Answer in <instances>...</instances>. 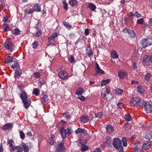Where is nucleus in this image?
Returning <instances> with one entry per match:
<instances>
[{"instance_id":"603ef678","label":"nucleus","mask_w":152,"mask_h":152,"mask_svg":"<svg viewBox=\"0 0 152 152\" xmlns=\"http://www.w3.org/2000/svg\"><path fill=\"white\" fill-rule=\"evenodd\" d=\"M95 116L97 118H100L103 116V115L102 112H98L97 113L95 114Z\"/></svg>"},{"instance_id":"2eb2a0df","label":"nucleus","mask_w":152,"mask_h":152,"mask_svg":"<svg viewBox=\"0 0 152 152\" xmlns=\"http://www.w3.org/2000/svg\"><path fill=\"white\" fill-rule=\"evenodd\" d=\"M118 73V77L121 79L124 78L127 76V73L123 71H120Z\"/></svg>"},{"instance_id":"2f4dec72","label":"nucleus","mask_w":152,"mask_h":152,"mask_svg":"<svg viewBox=\"0 0 152 152\" xmlns=\"http://www.w3.org/2000/svg\"><path fill=\"white\" fill-rule=\"evenodd\" d=\"M69 4L72 6L74 7L77 4V2L76 0H71L69 2Z\"/></svg>"},{"instance_id":"864d4df0","label":"nucleus","mask_w":152,"mask_h":152,"mask_svg":"<svg viewBox=\"0 0 152 152\" xmlns=\"http://www.w3.org/2000/svg\"><path fill=\"white\" fill-rule=\"evenodd\" d=\"M69 60L72 63H73L75 61V58L73 56L71 55L70 56V57L68 58Z\"/></svg>"},{"instance_id":"dca6fc26","label":"nucleus","mask_w":152,"mask_h":152,"mask_svg":"<svg viewBox=\"0 0 152 152\" xmlns=\"http://www.w3.org/2000/svg\"><path fill=\"white\" fill-rule=\"evenodd\" d=\"M106 131L107 132L111 133L114 131V128L111 125L109 124L107 125L106 127Z\"/></svg>"},{"instance_id":"49530a36","label":"nucleus","mask_w":152,"mask_h":152,"mask_svg":"<svg viewBox=\"0 0 152 152\" xmlns=\"http://www.w3.org/2000/svg\"><path fill=\"white\" fill-rule=\"evenodd\" d=\"M3 21L4 22V23H9L10 22V20L9 19V18L5 17L3 18Z\"/></svg>"},{"instance_id":"052dcab7","label":"nucleus","mask_w":152,"mask_h":152,"mask_svg":"<svg viewBox=\"0 0 152 152\" xmlns=\"http://www.w3.org/2000/svg\"><path fill=\"white\" fill-rule=\"evenodd\" d=\"M117 105L120 109H121L123 107V104L122 103H120L117 104Z\"/></svg>"},{"instance_id":"a18cd8bd","label":"nucleus","mask_w":152,"mask_h":152,"mask_svg":"<svg viewBox=\"0 0 152 152\" xmlns=\"http://www.w3.org/2000/svg\"><path fill=\"white\" fill-rule=\"evenodd\" d=\"M42 35V33L41 31L40 30L39 31L36 32L34 34V36L36 37H39L40 36Z\"/></svg>"},{"instance_id":"9b49d317","label":"nucleus","mask_w":152,"mask_h":152,"mask_svg":"<svg viewBox=\"0 0 152 152\" xmlns=\"http://www.w3.org/2000/svg\"><path fill=\"white\" fill-rule=\"evenodd\" d=\"M143 60L142 61L143 63L144 66H147L148 65L150 62H151L149 56H145L143 58Z\"/></svg>"},{"instance_id":"680f3d73","label":"nucleus","mask_w":152,"mask_h":152,"mask_svg":"<svg viewBox=\"0 0 152 152\" xmlns=\"http://www.w3.org/2000/svg\"><path fill=\"white\" fill-rule=\"evenodd\" d=\"M128 16L129 18H132L133 16H134V14H133L132 12H129L128 14Z\"/></svg>"},{"instance_id":"338daca9","label":"nucleus","mask_w":152,"mask_h":152,"mask_svg":"<svg viewBox=\"0 0 152 152\" xmlns=\"http://www.w3.org/2000/svg\"><path fill=\"white\" fill-rule=\"evenodd\" d=\"M130 30V29H129L125 28L123 30V31L125 33H129V31Z\"/></svg>"},{"instance_id":"9d476101","label":"nucleus","mask_w":152,"mask_h":152,"mask_svg":"<svg viewBox=\"0 0 152 152\" xmlns=\"http://www.w3.org/2000/svg\"><path fill=\"white\" fill-rule=\"evenodd\" d=\"M95 69L96 72L98 74L102 75L104 74V72L101 69L97 63H96L95 65Z\"/></svg>"},{"instance_id":"8fccbe9b","label":"nucleus","mask_w":152,"mask_h":152,"mask_svg":"<svg viewBox=\"0 0 152 152\" xmlns=\"http://www.w3.org/2000/svg\"><path fill=\"white\" fill-rule=\"evenodd\" d=\"M80 149V150L82 152H84L88 149V146H84V145Z\"/></svg>"},{"instance_id":"f3484780","label":"nucleus","mask_w":152,"mask_h":152,"mask_svg":"<svg viewBox=\"0 0 152 152\" xmlns=\"http://www.w3.org/2000/svg\"><path fill=\"white\" fill-rule=\"evenodd\" d=\"M12 125L11 123L7 124L2 127V129L3 130H8L12 127Z\"/></svg>"},{"instance_id":"4d7b16f0","label":"nucleus","mask_w":152,"mask_h":152,"mask_svg":"<svg viewBox=\"0 0 152 152\" xmlns=\"http://www.w3.org/2000/svg\"><path fill=\"white\" fill-rule=\"evenodd\" d=\"M34 77L36 78H39L40 77V74L38 72H35L34 74Z\"/></svg>"},{"instance_id":"0e129e2a","label":"nucleus","mask_w":152,"mask_h":152,"mask_svg":"<svg viewBox=\"0 0 152 152\" xmlns=\"http://www.w3.org/2000/svg\"><path fill=\"white\" fill-rule=\"evenodd\" d=\"M134 15V16H137V18L140 17L141 16L140 15L137 11L135 12Z\"/></svg>"},{"instance_id":"a878e982","label":"nucleus","mask_w":152,"mask_h":152,"mask_svg":"<svg viewBox=\"0 0 152 152\" xmlns=\"http://www.w3.org/2000/svg\"><path fill=\"white\" fill-rule=\"evenodd\" d=\"M15 77L17 76H21L22 73V71L20 68L17 69H15Z\"/></svg>"},{"instance_id":"a19ab883","label":"nucleus","mask_w":152,"mask_h":152,"mask_svg":"<svg viewBox=\"0 0 152 152\" xmlns=\"http://www.w3.org/2000/svg\"><path fill=\"white\" fill-rule=\"evenodd\" d=\"M49 144L50 145H53L54 143V140L52 137H51L48 140Z\"/></svg>"},{"instance_id":"412c9836","label":"nucleus","mask_w":152,"mask_h":152,"mask_svg":"<svg viewBox=\"0 0 152 152\" xmlns=\"http://www.w3.org/2000/svg\"><path fill=\"white\" fill-rule=\"evenodd\" d=\"M80 120L82 122L86 123L88 122L89 118L88 116L83 115L81 117Z\"/></svg>"},{"instance_id":"4c0bfd02","label":"nucleus","mask_w":152,"mask_h":152,"mask_svg":"<svg viewBox=\"0 0 152 152\" xmlns=\"http://www.w3.org/2000/svg\"><path fill=\"white\" fill-rule=\"evenodd\" d=\"M40 97L42 99H43L45 102L47 101L48 96L44 94H41L40 96Z\"/></svg>"},{"instance_id":"f704fd0d","label":"nucleus","mask_w":152,"mask_h":152,"mask_svg":"<svg viewBox=\"0 0 152 152\" xmlns=\"http://www.w3.org/2000/svg\"><path fill=\"white\" fill-rule=\"evenodd\" d=\"M88 7L92 11L94 10L96 8V6L92 3L88 4Z\"/></svg>"},{"instance_id":"58836bf2","label":"nucleus","mask_w":152,"mask_h":152,"mask_svg":"<svg viewBox=\"0 0 152 152\" xmlns=\"http://www.w3.org/2000/svg\"><path fill=\"white\" fill-rule=\"evenodd\" d=\"M84 132V129L78 128L75 131V132L76 134H80L83 133Z\"/></svg>"},{"instance_id":"a211bd4d","label":"nucleus","mask_w":152,"mask_h":152,"mask_svg":"<svg viewBox=\"0 0 152 152\" xmlns=\"http://www.w3.org/2000/svg\"><path fill=\"white\" fill-rule=\"evenodd\" d=\"M34 10L39 12L41 11L40 5L37 3L35 4L34 6Z\"/></svg>"},{"instance_id":"39448f33","label":"nucleus","mask_w":152,"mask_h":152,"mask_svg":"<svg viewBox=\"0 0 152 152\" xmlns=\"http://www.w3.org/2000/svg\"><path fill=\"white\" fill-rule=\"evenodd\" d=\"M59 131L61 134V136L63 138H65L66 137V135L68 134L70 135L71 132L70 130L68 128L64 129L63 127H61L59 129Z\"/></svg>"},{"instance_id":"ea45409f","label":"nucleus","mask_w":152,"mask_h":152,"mask_svg":"<svg viewBox=\"0 0 152 152\" xmlns=\"http://www.w3.org/2000/svg\"><path fill=\"white\" fill-rule=\"evenodd\" d=\"M145 138L150 139L152 138V132H150L147 133L145 136Z\"/></svg>"},{"instance_id":"4468645a","label":"nucleus","mask_w":152,"mask_h":152,"mask_svg":"<svg viewBox=\"0 0 152 152\" xmlns=\"http://www.w3.org/2000/svg\"><path fill=\"white\" fill-rule=\"evenodd\" d=\"M151 141H149L146 143H144L142 146V149L145 150L148 149L150 146L151 145Z\"/></svg>"},{"instance_id":"b1692460","label":"nucleus","mask_w":152,"mask_h":152,"mask_svg":"<svg viewBox=\"0 0 152 152\" xmlns=\"http://www.w3.org/2000/svg\"><path fill=\"white\" fill-rule=\"evenodd\" d=\"M13 34L15 35H18L20 34L21 31L18 28H15L12 30Z\"/></svg>"},{"instance_id":"6e6552de","label":"nucleus","mask_w":152,"mask_h":152,"mask_svg":"<svg viewBox=\"0 0 152 152\" xmlns=\"http://www.w3.org/2000/svg\"><path fill=\"white\" fill-rule=\"evenodd\" d=\"M144 108L147 113H150L152 112V103L149 102H144L143 103Z\"/></svg>"},{"instance_id":"7ed1b4c3","label":"nucleus","mask_w":152,"mask_h":152,"mask_svg":"<svg viewBox=\"0 0 152 152\" xmlns=\"http://www.w3.org/2000/svg\"><path fill=\"white\" fill-rule=\"evenodd\" d=\"M114 147L119 152L123 151V147L122 145V141L118 138H114L113 143Z\"/></svg>"},{"instance_id":"20e7f679","label":"nucleus","mask_w":152,"mask_h":152,"mask_svg":"<svg viewBox=\"0 0 152 152\" xmlns=\"http://www.w3.org/2000/svg\"><path fill=\"white\" fill-rule=\"evenodd\" d=\"M4 47L7 50H9L12 52L15 49V46L13 44V43L9 39H7L5 42Z\"/></svg>"},{"instance_id":"4be33fe9","label":"nucleus","mask_w":152,"mask_h":152,"mask_svg":"<svg viewBox=\"0 0 152 152\" xmlns=\"http://www.w3.org/2000/svg\"><path fill=\"white\" fill-rule=\"evenodd\" d=\"M13 57L8 56L5 59L4 61L5 63L9 64L13 61Z\"/></svg>"},{"instance_id":"72a5a7b5","label":"nucleus","mask_w":152,"mask_h":152,"mask_svg":"<svg viewBox=\"0 0 152 152\" xmlns=\"http://www.w3.org/2000/svg\"><path fill=\"white\" fill-rule=\"evenodd\" d=\"M130 105L133 107H137V103H136V102L134 100L133 98L130 101Z\"/></svg>"},{"instance_id":"7c9ffc66","label":"nucleus","mask_w":152,"mask_h":152,"mask_svg":"<svg viewBox=\"0 0 152 152\" xmlns=\"http://www.w3.org/2000/svg\"><path fill=\"white\" fill-rule=\"evenodd\" d=\"M63 24L64 26L69 30L71 29L72 26L69 23L67 22H64L63 23Z\"/></svg>"},{"instance_id":"3c124183","label":"nucleus","mask_w":152,"mask_h":152,"mask_svg":"<svg viewBox=\"0 0 152 152\" xmlns=\"http://www.w3.org/2000/svg\"><path fill=\"white\" fill-rule=\"evenodd\" d=\"M16 150L17 151V152H22L23 151V148L21 146H16Z\"/></svg>"},{"instance_id":"393cba45","label":"nucleus","mask_w":152,"mask_h":152,"mask_svg":"<svg viewBox=\"0 0 152 152\" xmlns=\"http://www.w3.org/2000/svg\"><path fill=\"white\" fill-rule=\"evenodd\" d=\"M83 92V89L82 88L80 87L77 89L75 92V94L78 95H81Z\"/></svg>"},{"instance_id":"bb28decb","label":"nucleus","mask_w":152,"mask_h":152,"mask_svg":"<svg viewBox=\"0 0 152 152\" xmlns=\"http://www.w3.org/2000/svg\"><path fill=\"white\" fill-rule=\"evenodd\" d=\"M111 55L112 57L114 59L117 58H118V56L117 53L116 51L115 50H113L111 51Z\"/></svg>"},{"instance_id":"6ab92c4d","label":"nucleus","mask_w":152,"mask_h":152,"mask_svg":"<svg viewBox=\"0 0 152 152\" xmlns=\"http://www.w3.org/2000/svg\"><path fill=\"white\" fill-rule=\"evenodd\" d=\"M141 147V145L139 144H135V146L134 148V152H140Z\"/></svg>"},{"instance_id":"c9c22d12","label":"nucleus","mask_w":152,"mask_h":152,"mask_svg":"<svg viewBox=\"0 0 152 152\" xmlns=\"http://www.w3.org/2000/svg\"><path fill=\"white\" fill-rule=\"evenodd\" d=\"M18 88L21 92H24L25 91L24 90L25 87L23 85H18Z\"/></svg>"},{"instance_id":"774afa93","label":"nucleus","mask_w":152,"mask_h":152,"mask_svg":"<svg viewBox=\"0 0 152 152\" xmlns=\"http://www.w3.org/2000/svg\"><path fill=\"white\" fill-rule=\"evenodd\" d=\"M78 99H80V100L82 101H84L85 99V98L83 96H79L78 97Z\"/></svg>"},{"instance_id":"e433bc0d","label":"nucleus","mask_w":152,"mask_h":152,"mask_svg":"<svg viewBox=\"0 0 152 152\" xmlns=\"http://www.w3.org/2000/svg\"><path fill=\"white\" fill-rule=\"evenodd\" d=\"M125 120L127 121H130L132 120V117L129 114H127L125 115Z\"/></svg>"},{"instance_id":"c03bdc74","label":"nucleus","mask_w":152,"mask_h":152,"mask_svg":"<svg viewBox=\"0 0 152 152\" xmlns=\"http://www.w3.org/2000/svg\"><path fill=\"white\" fill-rule=\"evenodd\" d=\"M123 144L124 146L126 147L127 145V140L126 138L124 137L122 139Z\"/></svg>"},{"instance_id":"473e14b6","label":"nucleus","mask_w":152,"mask_h":152,"mask_svg":"<svg viewBox=\"0 0 152 152\" xmlns=\"http://www.w3.org/2000/svg\"><path fill=\"white\" fill-rule=\"evenodd\" d=\"M152 76L151 74L150 73H148L145 77V79L147 81L149 80Z\"/></svg>"},{"instance_id":"f257e3e1","label":"nucleus","mask_w":152,"mask_h":152,"mask_svg":"<svg viewBox=\"0 0 152 152\" xmlns=\"http://www.w3.org/2000/svg\"><path fill=\"white\" fill-rule=\"evenodd\" d=\"M20 95V97L22 100V102L24 103L25 108L26 109L28 108L31 105V100L28 98V96L25 91L21 92Z\"/></svg>"},{"instance_id":"37998d69","label":"nucleus","mask_w":152,"mask_h":152,"mask_svg":"<svg viewBox=\"0 0 152 152\" xmlns=\"http://www.w3.org/2000/svg\"><path fill=\"white\" fill-rule=\"evenodd\" d=\"M110 82V80L109 79H107L106 80H103L102 81V83L101 84V86H103L105 85L106 84Z\"/></svg>"},{"instance_id":"de8ad7c7","label":"nucleus","mask_w":152,"mask_h":152,"mask_svg":"<svg viewBox=\"0 0 152 152\" xmlns=\"http://www.w3.org/2000/svg\"><path fill=\"white\" fill-rule=\"evenodd\" d=\"M85 144L84 143V140L83 139H81L80 141V143L78 144V146L81 147L84 146Z\"/></svg>"},{"instance_id":"13d9d810","label":"nucleus","mask_w":152,"mask_h":152,"mask_svg":"<svg viewBox=\"0 0 152 152\" xmlns=\"http://www.w3.org/2000/svg\"><path fill=\"white\" fill-rule=\"evenodd\" d=\"M144 19L142 18L138 19L137 21V23L141 24L143 22Z\"/></svg>"},{"instance_id":"f03ea898","label":"nucleus","mask_w":152,"mask_h":152,"mask_svg":"<svg viewBox=\"0 0 152 152\" xmlns=\"http://www.w3.org/2000/svg\"><path fill=\"white\" fill-rule=\"evenodd\" d=\"M109 88L108 87L103 88L101 91V95L102 97L108 101H110L112 99L113 96L111 93L109 92Z\"/></svg>"},{"instance_id":"c756f323","label":"nucleus","mask_w":152,"mask_h":152,"mask_svg":"<svg viewBox=\"0 0 152 152\" xmlns=\"http://www.w3.org/2000/svg\"><path fill=\"white\" fill-rule=\"evenodd\" d=\"M137 91L142 94H144V89L140 86H138L137 87Z\"/></svg>"},{"instance_id":"69168bd1","label":"nucleus","mask_w":152,"mask_h":152,"mask_svg":"<svg viewBox=\"0 0 152 152\" xmlns=\"http://www.w3.org/2000/svg\"><path fill=\"white\" fill-rule=\"evenodd\" d=\"M10 147H11V151H14L15 150H16V146H13V145L12 146Z\"/></svg>"},{"instance_id":"0eeeda50","label":"nucleus","mask_w":152,"mask_h":152,"mask_svg":"<svg viewBox=\"0 0 152 152\" xmlns=\"http://www.w3.org/2000/svg\"><path fill=\"white\" fill-rule=\"evenodd\" d=\"M56 152H63L65 147L63 143H58L55 146Z\"/></svg>"},{"instance_id":"cd10ccee","label":"nucleus","mask_w":152,"mask_h":152,"mask_svg":"<svg viewBox=\"0 0 152 152\" xmlns=\"http://www.w3.org/2000/svg\"><path fill=\"white\" fill-rule=\"evenodd\" d=\"M86 50L89 57H91L93 56L92 51L90 48H87L86 49Z\"/></svg>"},{"instance_id":"bf43d9fd","label":"nucleus","mask_w":152,"mask_h":152,"mask_svg":"<svg viewBox=\"0 0 152 152\" xmlns=\"http://www.w3.org/2000/svg\"><path fill=\"white\" fill-rule=\"evenodd\" d=\"M89 29L88 28H86L85 30L84 33L85 34L86 36H87L89 35Z\"/></svg>"},{"instance_id":"423d86ee","label":"nucleus","mask_w":152,"mask_h":152,"mask_svg":"<svg viewBox=\"0 0 152 152\" xmlns=\"http://www.w3.org/2000/svg\"><path fill=\"white\" fill-rule=\"evenodd\" d=\"M152 44V39L148 38L143 39L142 42V45L143 48H146Z\"/></svg>"},{"instance_id":"09e8293b","label":"nucleus","mask_w":152,"mask_h":152,"mask_svg":"<svg viewBox=\"0 0 152 152\" xmlns=\"http://www.w3.org/2000/svg\"><path fill=\"white\" fill-rule=\"evenodd\" d=\"M19 133L20 138L22 139H24L25 137V134L22 131H20Z\"/></svg>"},{"instance_id":"1a4fd4ad","label":"nucleus","mask_w":152,"mask_h":152,"mask_svg":"<svg viewBox=\"0 0 152 152\" xmlns=\"http://www.w3.org/2000/svg\"><path fill=\"white\" fill-rule=\"evenodd\" d=\"M58 76L61 79H65L68 78V74L64 70L61 71L58 73Z\"/></svg>"},{"instance_id":"aec40b11","label":"nucleus","mask_w":152,"mask_h":152,"mask_svg":"<svg viewBox=\"0 0 152 152\" xmlns=\"http://www.w3.org/2000/svg\"><path fill=\"white\" fill-rule=\"evenodd\" d=\"M114 91L115 94H119L120 95H122L124 92V91L122 89L118 88H115Z\"/></svg>"},{"instance_id":"e2e57ef3","label":"nucleus","mask_w":152,"mask_h":152,"mask_svg":"<svg viewBox=\"0 0 152 152\" xmlns=\"http://www.w3.org/2000/svg\"><path fill=\"white\" fill-rule=\"evenodd\" d=\"M51 36H52V37H53L54 39L58 36V34L56 32H55L52 34Z\"/></svg>"},{"instance_id":"5701e85b","label":"nucleus","mask_w":152,"mask_h":152,"mask_svg":"<svg viewBox=\"0 0 152 152\" xmlns=\"http://www.w3.org/2000/svg\"><path fill=\"white\" fill-rule=\"evenodd\" d=\"M12 69H17L20 68V66L18 62H14L12 65L11 66Z\"/></svg>"},{"instance_id":"ddd939ff","label":"nucleus","mask_w":152,"mask_h":152,"mask_svg":"<svg viewBox=\"0 0 152 152\" xmlns=\"http://www.w3.org/2000/svg\"><path fill=\"white\" fill-rule=\"evenodd\" d=\"M28 143H24L23 142L21 144V146L23 148V149L24 152H28L29 150V146L30 145H28Z\"/></svg>"},{"instance_id":"f8f14e48","label":"nucleus","mask_w":152,"mask_h":152,"mask_svg":"<svg viewBox=\"0 0 152 152\" xmlns=\"http://www.w3.org/2000/svg\"><path fill=\"white\" fill-rule=\"evenodd\" d=\"M133 99L136 102L137 105L142 106L143 105V103L144 102L139 97H135Z\"/></svg>"},{"instance_id":"5fc2aeb1","label":"nucleus","mask_w":152,"mask_h":152,"mask_svg":"<svg viewBox=\"0 0 152 152\" xmlns=\"http://www.w3.org/2000/svg\"><path fill=\"white\" fill-rule=\"evenodd\" d=\"M33 93L35 94L36 96L38 95L39 93V91L37 88L34 89L33 91Z\"/></svg>"},{"instance_id":"79ce46f5","label":"nucleus","mask_w":152,"mask_h":152,"mask_svg":"<svg viewBox=\"0 0 152 152\" xmlns=\"http://www.w3.org/2000/svg\"><path fill=\"white\" fill-rule=\"evenodd\" d=\"M32 47L34 49H36L38 46V42L36 41H34L32 44Z\"/></svg>"},{"instance_id":"6e6d98bb","label":"nucleus","mask_w":152,"mask_h":152,"mask_svg":"<svg viewBox=\"0 0 152 152\" xmlns=\"http://www.w3.org/2000/svg\"><path fill=\"white\" fill-rule=\"evenodd\" d=\"M3 28L4 29V31H7V28H8V26L7 24H3Z\"/></svg>"},{"instance_id":"c85d7f7f","label":"nucleus","mask_w":152,"mask_h":152,"mask_svg":"<svg viewBox=\"0 0 152 152\" xmlns=\"http://www.w3.org/2000/svg\"><path fill=\"white\" fill-rule=\"evenodd\" d=\"M128 34L129 36L132 38H134L136 36L135 32L132 30L130 29V30L129 31Z\"/></svg>"}]
</instances>
